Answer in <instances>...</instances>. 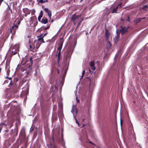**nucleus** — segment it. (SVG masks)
<instances>
[{"mask_svg": "<svg viewBox=\"0 0 148 148\" xmlns=\"http://www.w3.org/2000/svg\"><path fill=\"white\" fill-rule=\"evenodd\" d=\"M121 4H120L118 6L117 5H113L111 8L110 9V10H108V11L107 14H109L110 13H116L117 10L118 9V7L119 6H121Z\"/></svg>", "mask_w": 148, "mask_h": 148, "instance_id": "f257e3e1", "label": "nucleus"}, {"mask_svg": "<svg viewBox=\"0 0 148 148\" xmlns=\"http://www.w3.org/2000/svg\"><path fill=\"white\" fill-rule=\"evenodd\" d=\"M79 16H76L74 14L72 16L71 20L73 22L74 24H75L79 22Z\"/></svg>", "mask_w": 148, "mask_h": 148, "instance_id": "f03ea898", "label": "nucleus"}, {"mask_svg": "<svg viewBox=\"0 0 148 148\" xmlns=\"http://www.w3.org/2000/svg\"><path fill=\"white\" fill-rule=\"evenodd\" d=\"M71 112L73 114V115H74L75 113L76 114H77V110L75 106L74 105L73 106Z\"/></svg>", "mask_w": 148, "mask_h": 148, "instance_id": "7ed1b4c3", "label": "nucleus"}, {"mask_svg": "<svg viewBox=\"0 0 148 148\" xmlns=\"http://www.w3.org/2000/svg\"><path fill=\"white\" fill-rule=\"evenodd\" d=\"M127 28L126 27H122L120 30V32L122 35L126 33L127 32Z\"/></svg>", "mask_w": 148, "mask_h": 148, "instance_id": "20e7f679", "label": "nucleus"}, {"mask_svg": "<svg viewBox=\"0 0 148 148\" xmlns=\"http://www.w3.org/2000/svg\"><path fill=\"white\" fill-rule=\"evenodd\" d=\"M89 65L92 68V69L93 71H94L95 70V63L93 61L90 62Z\"/></svg>", "mask_w": 148, "mask_h": 148, "instance_id": "39448f33", "label": "nucleus"}, {"mask_svg": "<svg viewBox=\"0 0 148 148\" xmlns=\"http://www.w3.org/2000/svg\"><path fill=\"white\" fill-rule=\"evenodd\" d=\"M44 10L48 14V15L49 16V18L51 19V12L47 8H45L44 9Z\"/></svg>", "mask_w": 148, "mask_h": 148, "instance_id": "423d86ee", "label": "nucleus"}, {"mask_svg": "<svg viewBox=\"0 0 148 148\" xmlns=\"http://www.w3.org/2000/svg\"><path fill=\"white\" fill-rule=\"evenodd\" d=\"M43 35L42 34L39 37H38V40H37L38 41L40 42V41H41V42H45L43 41V37L44 36H42Z\"/></svg>", "mask_w": 148, "mask_h": 148, "instance_id": "0eeeda50", "label": "nucleus"}, {"mask_svg": "<svg viewBox=\"0 0 148 148\" xmlns=\"http://www.w3.org/2000/svg\"><path fill=\"white\" fill-rule=\"evenodd\" d=\"M41 22L45 24H46L48 22L47 19L46 18H42L41 21Z\"/></svg>", "mask_w": 148, "mask_h": 148, "instance_id": "6e6552de", "label": "nucleus"}, {"mask_svg": "<svg viewBox=\"0 0 148 148\" xmlns=\"http://www.w3.org/2000/svg\"><path fill=\"white\" fill-rule=\"evenodd\" d=\"M105 34L106 39L107 40H108L110 39V34L107 31H106Z\"/></svg>", "mask_w": 148, "mask_h": 148, "instance_id": "1a4fd4ad", "label": "nucleus"}, {"mask_svg": "<svg viewBox=\"0 0 148 148\" xmlns=\"http://www.w3.org/2000/svg\"><path fill=\"white\" fill-rule=\"evenodd\" d=\"M18 27V26L17 25H16L14 23V24L13 26H12V29H10V32L11 33L12 31L14 30V28H17Z\"/></svg>", "mask_w": 148, "mask_h": 148, "instance_id": "9d476101", "label": "nucleus"}, {"mask_svg": "<svg viewBox=\"0 0 148 148\" xmlns=\"http://www.w3.org/2000/svg\"><path fill=\"white\" fill-rule=\"evenodd\" d=\"M34 42H36V48L38 49L40 46L41 42H40L36 40L34 41Z\"/></svg>", "mask_w": 148, "mask_h": 148, "instance_id": "9b49d317", "label": "nucleus"}, {"mask_svg": "<svg viewBox=\"0 0 148 148\" xmlns=\"http://www.w3.org/2000/svg\"><path fill=\"white\" fill-rule=\"evenodd\" d=\"M42 15H43L42 12V11H40V13L39 14V15L38 17V20L40 21L41 18L42 16Z\"/></svg>", "mask_w": 148, "mask_h": 148, "instance_id": "f8f14e48", "label": "nucleus"}, {"mask_svg": "<svg viewBox=\"0 0 148 148\" xmlns=\"http://www.w3.org/2000/svg\"><path fill=\"white\" fill-rule=\"evenodd\" d=\"M119 35H117V36L114 38L113 40L114 42L116 43V42L119 39Z\"/></svg>", "mask_w": 148, "mask_h": 148, "instance_id": "ddd939ff", "label": "nucleus"}, {"mask_svg": "<svg viewBox=\"0 0 148 148\" xmlns=\"http://www.w3.org/2000/svg\"><path fill=\"white\" fill-rule=\"evenodd\" d=\"M62 43H61L60 45H59V47H58L57 50L60 51H61V50L62 49Z\"/></svg>", "mask_w": 148, "mask_h": 148, "instance_id": "4468645a", "label": "nucleus"}, {"mask_svg": "<svg viewBox=\"0 0 148 148\" xmlns=\"http://www.w3.org/2000/svg\"><path fill=\"white\" fill-rule=\"evenodd\" d=\"M60 53L61 51H59L58 53V62H59V60L60 58Z\"/></svg>", "mask_w": 148, "mask_h": 148, "instance_id": "2eb2a0df", "label": "nucleus"}, {"mask_svg": "<svg viewBox=\"0 0 148 148\" xmlns=\"http://www.w3.org/2000/svg\"><path fill=\"white\" fill-rule=\"evenodd\" d=\"M107 45L109 48H110L111 46V44L110 43V41L108 40H107Z\"/></svg>", "mask_w": 148, "mask_h": 148, "instance_id": "dca6fc26", "label": "nucleus"}, {"mask_svg": "<svg viewBox=\"0 0 148 148\" xmlns=\"http://www.w3.org/2000/svg\"><path fill=\"white\" fill-rule=\"evenodd\" d=\"M85 72V70H84L83 71V72H82V76H81V77L80 78V80L82 78H83V76H84V74Z\"/></svg>", "mask_w": 148, "mask_h": 148, "instance_id": "f3484780", "label": "nucleus"}, {"mask_svg": "<svg viewBox=\"0 0 148 148\" xmlns=\"http://www.w3.org/2000/svg\"><path fill=\"white\" fill-rule=\"evenodd\" d=\"M18 51V49L17 48L16 51H12V53L13 55H15L17 53V52Z\"/></svg>", "mask_w": 148, "mask_h": 148, "instance_id": "a211bd4d", "label": "nucleus"}, {"mask_svg": "<svg viewBox=\"0 0 148 148\" xmlns=\"http://www.w3.org/2000/svg\"><path fill=\"white\" fill-rule=\"evenodd\" d=\"M74 118H75V120L76 123L79 126V123L78 122V121H77V119H76L75 116H74Z\"/></svg>", "mask_w": 148, "mask_h": 148, "instance_id": "6ab92c4d", "label": "nucleus"}, {"mask_svg": "<svg viewBox=\"0 0 148 148\" xmlns=\"http://www.w3.org/2000/svg\"><path fill=\"white\" fill-rule=\"evenodd\" d=\"M47 1V0H46V1H44V0H40L39 2L41 3H42L44 2H46Z\"/></svg>", "mask_w": 148, "mask_h": 148, "instance_id": "aec40b11", "label": "nucleus"}, {"mask_svg": "<svg viewBox=\"0 0 148 148\" xmlns=\"http://www.w3.org/2000/svg\"><path fill=\"white\" fill-rule=\"evenodd\" d=\"M76 101H77V103H79V102H80V100H79V99L77 98V96L76 95Z\"/></svg>", "mask_w": 148, "mask_h": 148, "instance_id": "412c9836", "label": "nucleus"}, {"mask_svg": "<svg viewBox=\"0 0 148 148\" xmlns=\"http://www.w3.org/2000/svg\"><path fill=\"white\" fill-rule=\"evenodd\" d=\"M147 8V5H145L143 6V9H145L146 8Z\"/></svg>", "mask_w": 148, "mask_h": 148, "instance_id": "4be33fe9", "label": "nucleus"}, {"mask_svg": "<svg viewBox=\"0 0 148 148\" xmlns=\"http://www.w3.org/2000/svg\"><path fill=\"white\" fill-rule=\"evenodd\" d=\"M29 48L30 49H32V48L33 49H34L35 48V47L34 46L33 47H32V46L31 45H30L29 46Z\"/></svg>", "mask_w": 148, "mask_h": 148, "instance_id": "5701e85b", "label": "nucleus"}, {"mask_svg": "<svg viewBox=\"0 0 148 148\" xmlns=\"http://www.w3.org/2000/svg\"><path fill=\"white\" fill-rule=\"evenodd\" d=\"M49 28V26H47V27H46V28H45V30H46V29H48Z\"/></svg>", "mask_w": 148, "mask_h": 148, "instance_id": "b1692460", "label": "nucleus"}, {"mask_svg": "<svg viewBox=\"0 0 148 148\" xmlns=\"http://www.w3.org/2000/svg\"><path fill=\"white\" fill-rule=\"evenodd\" d=\"M60 105L61 106V108H62V104L61 103H60L59 105V106Z\"/></svg>", "mask_w": 148, "mask_h": 148, "instance_id": "393cba45", "label": "nucleus"}, {"mask_svg": "<svg viewBox=\"0 0 148 148\" xmlns=\"http://www.w3.org/2000/svg\"><path fill=\"white\" fill-rule=\"evenodd\" d=\"M144 18H140L138 20L137 22H138L140 21H141V19H144Z\"/></svg>", "mask_w": 148, "mask_h": 148, "instance_id": "a878e982", "label": "nucleus"}, {"mask_svg": "<svg viewBox=\"0 0 148 148\" xmlns=\"http://www.w3.org/2000/svg\"><path fill=\"white\" fill-rule=\"evenodd\" d=\"M3 1V0H1V1H0V3H1Z\"/></svg>", "mask_w": 148, "mask_h": 148, "instance_id": "bb28decb", "label": "nucleus"}, {"mask_svg": "<svg viewBox=\"0 0 148 148\" xmlns=\"http://www.w3.org/2000/svg\"><path fill=\"white\" fill-rule=\"evenodd\" d=\"M32 11H33V13H34L35 12V10H32Z\"/></svg>", "mask_w": 148, "mask_h": 148, "instance_id": "cd10ccee", "label": "nucleus"}, {"mask_svg": "<svg viewBox=\"0 0 148 148\" xmlns=\"http://www.w3.org/2000/svg\"><path fill=\"white\" fill-rule=\"evenodd\" d=\"M17 22H18V24H20V21H18H18Z\"/></svg>", "mask_w": 148, "mask_h": 148, "instance_id": "c85d7f7f", "label": "nucleus"}, {"mask_svg": "<svg viewBox=\"0 0 148 148\" xmlns=\"http://www.w3.org/2000/svg\"><path fill=\"white\" fill-rule=\"evenodd\" d=\"M46 33L45 34H44V36H44V37L46 35Z\"/></svg>", "mask_w": 148, "mask_h": 148, "instance_id": "c756f323", "label": "nucleus"}, {"mask_svg": "<svg viewBox=\"0 0 148 148\" xmlns=\"http://www.w3.org/2000/svg\"><path fill=\"white\" fill-rule=\"evenodd\" d=\"M4 124L5 125V126H6V125L5 124Z\"/></svg>", "mask_w": 148, "mask_h": 148, "instance_id": "7c9ffc66", "label": "nucleus"}, {"mask_svg": "<svg viewBox=\"0 0 148 148\" xmlns=\"http://www.w3.org/2000/svg\"><path fill=\"white\" fill-rule=\"evenodd\" d=\"M59 70H58V72L59 73Z\"/></svg>", "mask_w": 148, "mask_h": 148, "instance_id": "2f4dec72", "label": "nucleus"}, {"mask_svg": "<svg viewBox=\"0 0 148 148\" xmlns=\"http://www.w3.org/2000/svg\"><path fill=\"white\" fill-rule=\"evenodd\" d=\"M8 71H9L8 70H7V72H8Z\"/></svg>", "mask_w": 148, "mask_h": 148, "instance_id": "473e14b6", "label": "nucleus"}, {"mask_svg": "<svg viewBox=\"0 0 148 148\" xmlns=\"http://www.w3.org/2000/svg\"><path fill=\"white\" fill-rule=\"evenodd\" d=\"M130 21L129 20H128V21Z\"/></svg>", "mask_w": 148, "mask_h": 148, "instance_id": "72a5a7b5", "label": "nucleus"}, {"mask_svg": "<svg viewBox=\"0 0 148 148\" xmlns=\"http://www.w3.org/2000/svg\"><path fill=\"white\" fill-rule=\"evenodd\" d=\"M32 18V17H31L30 19H31Z\"/></svg>", "mask_w": 148, "mask_h": 148, "instance_id": "f704fd0d", "label": "nucleus"}, {"mask_svg": "<svg viewBox=\"0 0 148 148\" xmlns=\"http://www.w3.org/2000/svg\"><path fill=\"white\" fill-rule=\"evenodd\" d=\"M90 143H92L91 141L89 142Z\"/></svg>", "mask_w": 148, "mask_h": 148, "instance_id": "c9c22d12", "label": "nucleus"}, {"mask_svg": "<svg viewBox=\"0 0 148 148\" xmlns=\"http://www.w3.org/2000/svg\"><path fill=\"white\" fill-rule=\"evenodd\" d=\"M75 94H76V92Z\"/></svg>", "mask_w": 148, "mask_h": 148, "instance_id": "e433bc0d", "label": "nucleus"}]
</instances>
